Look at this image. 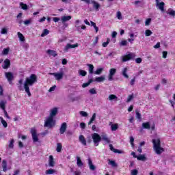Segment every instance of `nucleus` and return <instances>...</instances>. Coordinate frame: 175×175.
Masks as SVG:
<instances>
[{
	"instance_id": "nucleus-8",
	"label": "nucleus",
	"mask_w": 175,
	"mask_h": 175,
	"mask_svg": "<svg viewBox=\"0 0 175 175\" xmlns=\"http://www.w3.org/2000/svg\"><path fill=\"white\" fill-rule=\"evenodd\" d=\"M31 133L33 142L34 143H36V142H39V137H38V134L36 133V130L32 129L31 130Z\"/></svg>"
},
{
	"instance_id": "nucleus-20",
	"label": "nucleus",
	"mask_w": 175,
	"mask_h": 175,
	"mask_svg": "<svg viewBox=\"0 0 175 175\" xmlns=\"http://www.w3.org/2000/svg\"><path fill=\"white\" fill-rule=\"evenodd\" d=\"M6 100H1L0 101V109H1L3 111L6 110Z\"/></svg>"
},
{
	"instance_id": "nucleus-37",
	"label": "nucleus",
	"mask_w": 175,
	"mask_h": 175,
	"mask_svg": "<svg viewBox=\"0 0 175 175\" xmlns=\"http://www.w3.org/2000/svg\"><path fill=\"white\" fill-rule=\"evenodd\" d=\"M137 159L138 161H146V159H147V158H146V156H144V154H140L137 157Z\"/></svg>"
},
{
	"instance_id": "nucleus-5",
	"label": "nucleus",
	"mask_w": 175,
	"mask_h": 175,
	"mask_svg": "<svg viewBox=\"0 0 175 175\" xmlns=\"http://www.w3.org/2000/svg\"><path fill=\"white\" fill-rule=\"evenodd\" d=\"M136 57V53H130L127 55H124L122 57V62H126L127 61H131V59H135Z\"/></svg>"
},
{
	"instance_id": "nucleus-63",
	"label": "nucleus",
	"mask_w": 175,
	"mask_h": 175,
	"mask_svg": "<svg viewBox=\"0 0 175 175\" xmlns=\"http://www.w3.org/2000/svg\"><path fill=\"white\" fill-rule=\"evenodd\" d=\"M24 24L25 25H29V24H31V19L25 21Z\"/></svg>"
},
{
	"instance_id": "nucleus-59",
	"label": "nucleus",
	"mask_w": 175,
	"mask_h": 175,
	"mask_svg": "<svg viewBox=\"0 0 175 175\" xmlns=\"http://www.w3.org/2000/svg\"><path fill=\"white\" fill-rule=\"evenodd\" d=\"M3 111L4 113L5 117H6V118H8V120H10V116H9V114L8 113V111H6V109Z\"/></svg>"
},
{
	"instance_id": "nucleus-49",
	"label": "nucleus",
	"mask_w": 175,
	"mask_h": 175,
	"mask_svg": "<svg viewBox=\"0 0 175 175\" xmlns=\"http://www.w3.org/2000/svg\"><path fill=\"white\" fill-rule=\"evenodd\" d=\"M9 48L4 49L2 52L3 55H8L9 54Z\"/></svg>"
},
{
	"instance_id": "nucleus-61",
	"label": "nucleus",
	"mask_w": 175,
	"mask_h": 175,
	"mask_svg": "<svg viewBox=\"0 0 175 175\" xmlns=\"http://www.w3.org/2000/svg\"><path fill=\"white\" fill-rule=\"evenodd\" d=\"M133 99V95H129L127 98V102H131V100H132Z\"/></svg>"
},
{
	"instance_id": "nucleus-51",
	"label": "nucleus",
	"mask_w": 175,
	"mask_h": 175,
	"mask_svg": "<svg viewBox=\"0 0 175 175\" xmlns=\"http://www.w3.org/2000/svg\"><path fill=\"white\" fill-rule=\"evenodd\" d=\"M109 165L113 166V167H117V163H116V161H114L113 160H109Z\"/></svg>"
},
{
	"instance_id": "nucleus-6",
	"label": "nucleus",
	"mask_w": 175,
	"mask_h": 175,
	"mask_svg": "<svg viewBox=\"0 0 175 175\" xmlns=\"http://www.w3.org/2000/svg\"><path fill=\"white\" fill-rule=\"evenodd\" d=\"M5 76L9 84L10 85L13 84V80H14V75H13V72H5Z\"/></svg>"
},
{
	"instance_id": "nucleus-35",
	"label": "nucleus",
	"mask_w": 175,
	"mask_h": 175,
	"mask_svg": "<svg viewBox=\"0 0 175 175\" xmlns=\"http://www.w3.org/2000/svg\"><path fill=\"white\" fill-rule=\"evenodd\" d=\"M118 129V124H112L111 125V130L113 131H116Z\"/></svg>"
},
{
	"instance_id": "nucleus-40",
	"label": "nucleus",
	"mask_w": 175,
	"mask_h": 175,
	"mask_svg": "<svg viewBox=\"0 0 175 175\" xmlns=\"http://www.w3.org/2000/svg\"><path fill=\"white\" fill-rule=\"evenodd\" d=\"M23 85V79H20L18 81V83H17L18 88L19 91H22L23 90V88L21 87V85Z\"/></svg>"
},
{
	"instance_id": "nucleus-54",
	"label": "nucleus",
	"mask_w": 175,
	"mask_h": 175,
	"mask_svg": "<svg viewBox=\"0 0 175 175\" xmlns=\"http://www.w3.org/2000/svg\"><path fill=\"white\" fill-rule=\"evenodd\" d=\"M150 24H151V18H148L145 21V25L148 26Z\"/></svg>"
},
{
	"instance_id": "nucleus-32",
	"label": "nucleus",
	"mask_w": 175,
	"mask_h": 175,
	"mask_svg": "<svg viewBox=\"0 0 175 175\" xmlns=\"http://www.w3.org/2000/svg\"><path fill=\"white\" fill-rule=\"evenodd\" d=\"M18 36L21 40V42H25V37L21 32H18Z\"/></svg>"
},
{
	"instance_id": "nucleus-45",
	"label": "nucleus",
	"mask_w": 175,
	"mask_h": 175,
	"mask_svg": "<svg viewBox=\"0 0 175 175\" xmlns=\"http://www.w3.org/2000/svg\"><path fill=\"white\" fill-rule=\"evenodd\" d=\"M135 114H136V118H137V120H142V113H139V111L136 110Z\"/></svg>"
},
{
	"instance_id": "nucleus-4",
	"label": "nucleus",
	"mask_w": 175,
	"mask_h": 175,
	"mask_svg": "<svg viewBox=\"0 0 175 175\" xmlns=\"http://www.w3.org/2000/svg\"><path fill=\"white\" fill-rule=\"evenodd\" d=\"M92 139L96 147H98V146H99V143L102 142V137L97 133L92 134Z\"/></svg>"
},
{
	"instance_id": "nucleus-53",
	"label": "nucleus",
	"mask_w": 175,
	"mask_h": 175,
	"mask_svg": "<svg viewBox=\"0 0 175 175\" xmlns=\"http://www.w3.org/2000/svg\"><path fill=\"white\" fill-rule=\"evenodd\" d=\"M128 44V41L126 40H122L120 43V46H126Z\"/></svg>"
},
{
	"instance_id": "nucleus-33",
	"label": "nucleus",
	"mask_w": 175,
	"mask_h": 175,
	"mask_svg": "<svg viewBox=\"0 0 175 175\" xmlns=\"http://www.w3.org/2000/svg\"><path fill=\"white\" fill-rule=\"evenodd\" d=\"M50 33V31L47 29H44L41 34L42 38H44L46 35H49Z\"/></svg>"
},
{
	"instance_id": "nucleus-3",
	"label": "nucleus",
	"mask_w": 175,
	"mask_h": 175,
	"mask_svg": "<svg viewBox=\"0 0 175 175\" xmlns=\"http://www.w3.org/2000/svg\"><path fill=\"white\" fill-rule=\"evenodd\" d=\"M44 126L48 128L49 129L55 126V120L54 118L49 117L44 122Z\"/></svg>"
},
{
	"instance_id": "nucleus-25",
	"label": "nucleus",
	"mask_w": 175,
	"mask_h": 175,
	"mask_svg": "<svg viewBox=\"0 0 175 175\" xmlns=\"http://www.w3.org/2000/svg\"><path fill=\"white\" fill-rule=\"evenodd\" d=\"M2 167L3 172H6L8 170V163L6 162V160H3Z\"/></svg>"
},
{
	"instance_id": "nucleus-23",
	"label": "nucleus",
	"mask_w": 175,
	"mask_h": 175,
	"mask_svg": "<svg viewBox=\"0 0 175 175\" xmlns=\"http://www.w3.org/2000/svg\"><path fill=\"white\" fill-rule=\"evenodd\" d=\"M70 20H72V16H64L62 17V23H66V21H69Z\"/></svg>"
},
{
	"instance_id": "nucleus-29",
	"label": "nucleus",
	"mask_w": 175,
	"mask_h": 175,
	"mask_svg": "<svg viewBox=\"0 0 175 175\" xmlns=\"http://www.w3.org/2000/svg\"><path fill=\"white\" fill-rule=\"evenodd\" d=\"M93 81H94V79H89L88 82L83 83L82 85L83 88H85V87H88V85H90L91 83H93Z\"/></svg>"
},
{
	"instance_id": "nucleus-56",
	"label": "nucleus",
	"mask_w": 175,
	"mask_h": 175,
	"mask_svg": "<svg viewBox=\"0 0 175 175\" xmlns=\"http://www.w3.org/2000/svg\"><path fill=\"white\" fill-rule=\"evenodd\" d=\"M138 173H139V171H138L137 170H133L131 171V175H137Z\"/></svg>"
},
{
	"instance_id": "nucleus-64",
	"label": "nucleus",
	"mask_w": 175,
	"mask_h": 175,
	"mask_svg": "<svg viewBox=\"0 0 175 175\" xmlns=\"http://www.w3.org/2000/svg\"><path fill=\"white\" fill-rule=\"evenodd\" d=\"M80 126H81V129H85V123L81 122L80 124Z\"/></svg>"
},
{
	"instance_id": "nucleus-62",
	"label": "nucleus",
	"mask_w": 175,
	"mask_h": 175,
	"mask_svg": "<svg viewBox=\"0 0 175 175\" xmlns=\"http://www.w3.org/2000/svg\"><path fill=\"white\" fill-rule=\"evenodd\" d=\"M167 14H170V16H175V11L171 10L170 12H169Z\"/></svg>"
},
{
	"instance_id": "nucleus-27",
	"label": "nucleus",
	"mask_w": 175,
	"mask_h": 175,
	"mask_svg": "<svg viewBox=\"0 0 175 175\" xmlns=\"http://www.w3.org/2000/svg\"><path fill=\"white\" fill-rule=\"evenodd\" d=\"M87 66L89 68V73L90 75H93L94 73V65L91 64H88Z\"/></svg>"
},
{
	"instance_id": "nucleus-12",
	"label": "nucleus",
	"mask_w": 175,
	"mask_h": 175,
	"mask_svg": "<svg viewBox=\"0 0 175 175\" xmlns=\"http://www.w3.org/2000/svg\"><path fill=\"white\" fill-rule=\"evenodd\" d=\"M156 6L159 8L161 12H165V2L161 1L160 3H156Z\"/></svg>"
},
{
	"instance_id": "nucleus-43",
	"label": "nucleus",
	"mask_w": 175,
	"mask_h": 175,
	"mask_svg": "<svg viewBox=\"0 0 175 175\" xmlns=\"http://www.w3.org/2000/svg\"><path fill=\"white\" fill-rule=\"evenodd\" d=\"M9 148H13L14 147V139H11L8 145Z\"/></svg>"
},
{
	"instance_id": "nucleus-47",
	"label": "nucleus",
	"mask_w": 175,
	"mask_h": 175,
	"mask_svg": "<svg viewBox=\"0 0 175 175\" xmlns=\"http://www.w3.org/2000/svg\"><path fill=\"white\" fill-rule=\"evenodd\" d=\"M117 96H116L115 94H110L109 96V100H114V99H117Z\"/></svg>"
},
{
	"instance_id": "nucleus-38",
	"label": "nucleus",
	"mask_w": 175,
	"mask_h": 175,
	"mask_svg": "<svg viewBox=\"0 0 175 175\" xmlns=\"http://www.w3.org/2000/svg\"><path fill=\"white\" fill-rule=\"evenodd\" d=\"M79 73L80 76H82L83 77L87 76V71H85L84 70H79Z\"/></svg>"
},
{
	"instance_id": "nucleus-14",
	"label": "nucleus",
	"mask_w": 175,
	"mask_h": 175,
	"mask_svg": "<svg viewBox=\"0 0 175 175\" xmlns=\"http://www.w3.org/2000/svg\"><path fill=\"white\" fill-rule=\"evenodd\" d=\"M57 113H58V109L57 107H55L51 110L49 117L54 118V117H55L57 116Z\"/></svg>"
},
{
	"instance_id": "nucleus-24",
	"label": "nucleus",
	"mask_w": 175,
	"mask_h": 175,
	"mask_svg": "<svg viewBox=\"0 0 175 175\" xmlns=\"http://www.w3.org/2000/svg\"><path fill=\"white\" fill-rule=\"evenodd\" d=\"M142 127L144 128V129H151V125L150 124V122L142 123Z\"/></svg>"
},
{
	"instance_id": "nucleus-18",
	"label": "nucleus",
	"mask_w": 175,
	"mask_h": 175,
	"mask_svg": "<svg viewBox=\"0 0 175 175\" xmlns=\"http://www.w3.org/2000/svg\"><path fill=\"white\" fill-rule=\"evenodd\" d=\"M101 140L106 142L108 144L110 143V139L107 137V134L101 135Z\"/></svg>"
},
{
	"instance_id": "nucleus-26",
	"label": "nucleus",
	"mask_w": 175,
	"mask_h": 175,
	"mask_svg": "<svg viewBox=\"0 0 175 175\" xmlns=\"http://www.w3.org/2000/svg\"><path fill=\"white\" fill-rule=\"evenodd\" d=\"M105 76H101L98 77H96L94 81H96L97 83H102V81H105Z\"/></svg>"
},
{
	"instance_id": "nucleus-57",
	"label": "nucleus",
	"mask_w": 175,
	"mask_h": 175,
	"mask_svg": "<svg viewBox=\"0 0 175 175\" xmlns=\"http://www.w3.org/2000/svg\"><path fill=\"white\" fill-rule=\"evenodd\" d=\"M142 61L143 59H142L141 57H137V59H135L136 64H142Z\"/></svg>"
},
{
	"instance_id": "nucleus-34",
	"label": "nucleus",
	"mask_w": 175,
	"mask_h": 175,
	"mask_svg": "<svg viewBox=\"0 0 175 175\" xmlns=\"http://www.w3.org/2000/svg\"><path fill=\"white\" fill-rule=\"evenodd\" d=\"M95 118H96V113H93L92 118H90V120L88 122V125H91L94 121H95Z\"/></svg>"
},
{
	"instance_id": "nucleus-52",
	"label": "nucleus",
	"mask_w": 175,
	"mask_h": 175,
	"mask_svg": "<svg viewBox=\"0 0 175 175\" xmlns=\"http://www.w3.org/2000/svg\"><path fill=\"white\" fill-rule=\"evenodd\" d=\"M79 114H81V116H82V117H88V113L84 111H81L79 112Z\"/></svg>"
},
{
	"instance_id": "nucleus-44",
	"label": "nucleus",
	"mask_w": 175,
	"mask_h": 175,
	"mask_svg": "<svg viewBox=\"0 0 175 175\" xmlns=\"http://www.w3.org/2000/svg\"><path fill=\"white\" fill-rule=\"evenodd\" d=\"M145 35L146 36H151V35H152V31H151L150 29H146L145 31Z\"/></svg>"
},
{
	"instance_id": "nucleus-19",
	"label": "nucleus",
	"mask_w": 175,
	"mask_h": 175,
	"mask_svg": "<svg viewBox=\"0 0 175 175\" xmlns=\"http://www.w3.org/2000/svg\"><path fill=\"white\" fill-rule=\"evenodd\" d=\"M47 54H49V55H52V57H57L58 55V53H57V51L51 49H48L46 51Z\"/></svg>"
},
{
	"instance_id": "nucleus-1",
	"label": "nucleus",
	"mask_w": 175,
	"mask_h": 175,
	"mask_svg": "<svg viewBox=\"0 0 175 175\" xmlns=\"http://www.w3.org/2000/svg\"><path fill=\"white\" fill-rule=\"evenodd\" d=\"M38 81V77L35 74H31L29 77L26 78L24 83V88L28 96H31L29 86L33 85Z\"/></svg>"
},
{
	"instance_id": "nucleus-16",
	"label": "nucleus",
	"mask_w": 175,
	"mask_h": 175,
	"mask_svg": "<svg viewBox=\"0 0 175 175\" xmlns=\"http://www.w3.org/2000/svg\"><path fill=\"white\" fill-rule=\"evenodd\" d=\"M79 140L83 146H87V140L85 139V137H84V135H79Z\"/></svg>"
},
{
	"instance_id": "nucleus-41",
	"label": "nucleus",
	"mask_w": 175,
	"mask_h": 175,
	"mask_svg": "<svg viewBox=\"0 0 175 175\" xmlns=\"http://www.w3.org/2000/svg\"><path fill=\"white\" fill-rule=\"evenodd\" d=\"M55 173V170L53 169H49L46 171V174H54Z\"/></svg>"
},
{
	"instance_id": "nucleus-36",
	"label": "nucleus",
	"mask_w": 175,
	"mask_h": 175,
	"mask_svg": "<svg viewBox=\"0 0 175 175\" xmlns=\"http://www.w3.org/2000/svg\"><path fill=\"white\" fill-rule=\"evenodd\" d=\"M0 120L3 126H4V128H8V122H5V120H3V118L0 117Z\"/></svg>"
},
{
	"instance_id": "nucleus-11",
	"label": "nucleus",
	"mask_w": 175,
	"mask_h": 175,
	"mask_svg": "<svg viewBox=\"0 0 175 175\" xmlns=\"http://www.w3.org/2000/svg\"><path fill=\"white\" fill-rule=\"evenodd\" d=\"M49 166L50 167H54V166H55V161H54V157H53V155L49 156Z\"/></svg>"
},
{
	"instance_id": "nucleus-30",
	"label": "nucleus",
	"mask_w": 175,
	"mask_h": 175,
	"mask_svg": "<svg viewBox=\"0 0 175 175\" xmlns=\"http://www.w3.org/2000/svg\"><path fill=\"white\" fill-rule=\"evenodd\" d=\"M77 165L79 167H81V166H83V165H84V163H83V161H81V159H80V157H77Z\"/></svg>"
},
{
	"instance_id": "nucleus-39",
	"label": "nucleus",
	"mask_w": 175,
	"mask_h": 175,
	"mask_svg": "<svg viewBox=\"0 0 175 175\" xmlns=\"http://www.w3.org/2000/svg\"><path fill=\"white\" fill-rule=\"evenodd\" d=\"M20 6L23 10H28V5L24 3H20Z\"/></svg>"
},
{
	"instance_id": "nucleus-48",
	"label": "nucleus",
	"mask_w": 175,
	"mask_h": 175,
	"mask_svg": "<svg viewBox=\"0 0 175 175\" xmlns=\"http://www.w3.org/2000/svg\"><path fill=\"white\" fill-rule=\"evenodd\" d=\"M109 43H110V38H107V42L103 43V47H107Z\"/></svg>"
},
{
	"instance_id": "nucleus-31",
	"label": "nucleus",
	"mask_w": 175,
	"mask_h": 175,
	"mask_svg": "<svg viewBox=\"0 0 175 175\" xmlns=\"http://www.w3.org/2000/svg\"><path fill=\"white\" fill-rule=\"evenodd\" d=\"M62 150V144L57 143V148H56L57 152H61Z\"/></svg>"
},
{
	"instance_id": "nucleus-2",
	"label": "nucleus",
	"mask_w": 175,
	"mask_h": 175,
	"mask_svg": "<svg viewBox=\"0 0 175 175\" xmlns=\"http://www.w3.org/2000/svg\"><path fill=\"white\" fill-rule=\"evenodd\" d=\"M152 142L153 144L154 151L157 155H161V154L165 151V149L161 146V139L159 138L157 139H152Z\"/></svg>"
},
{
	"instance_id": "nucleus-58",
	"label": "nucleus",
	"mask_w": 175,
	"mask_h": 175,
	"mask_svg": "<svg viewBox=\"0 0 175 175\" xmlns=\"http://www.w3.org/2000/svg\"><path fill=\"white\" fill-rule=\"evenodd\" d=\"M136 81V77H134L133 79L130 81L131 85H135V82Z\"/></svg>"
},
{
	"instance_id": "nucleus-55",
	"label": "nucleus",
	"mask_w": 175,
	"mask_h": 175,
	"mask_svg": "<svg viewBox=\"0 0 175 175\" xmlns=\"http://www.w3.org/2000/svg\"><path fill=\"white\" fill-rule=\"evenodd\" d=\"M89 92L92 94V95H95L96 94V90L95 88H92L89 90Z\"/></svg>"
},
{
	"instance_id": "nucleus-9",
	"label": "nucleus",
	"mask_w": 175,
	"mask_h": 175,
	"mask_svg": "<svg viewBox=\"0 0 175 175\" xmlns=\"http://www.w3.org/2000/svg\"><path fill=\"white\" fill-rule=\"evenodd\" d=\"M76 47H79L78 43H76L75 44H71L70 43H68L64 47V51H66V53H68V51H69V49H76Z\"/></svg>"
},
{
	"instance_id": "nucleus-60",
	"label": "nucleus",
	"mask_w": 175,
	"mask_h": 175,
	"mask_svg": "<svg viewBox=\"0 0 175 175\" xmlns=\"http://www.w3.org/2000/svg\"><path fill=\"white\" fill-rule=\"evenodd\" d=\"M1 33L2 35H5V33H8V29L6 28H3L1 29Z\"/></svg>"
},
{
	"instance_id": "nucleus-28",
	"label": "nucleus",
	"mask_w": 175,
	"mask_h": 175,
	"mask_svg": "<svg viewBox=\"0 0 175 175\" xmlns=\"http://www.w3.org/2000/svg\"><path fill=\"white\" fill-rule=\"evenodd\" d=\"M126 72H128V68H124L123 69L122 72V75L126 79H129V75H128V74H126Z\"/></svg>"
},
{
	"instance_id": "nucleus-7",
	"label": "nucleus",
	"mask_w": 175,
	"mask_h": 175,
	"mask_svg": "<svg viewBox=\"0 0 175 175\" xmlns=\"http://www.w3.org/2000/svg\"><path fill=\"white\" fill-rule=\"evenodd\" d=\"M50 76H54L55 80H62L64 72H49Z\"/></svg>"
},
{
	"instance_id": "nucleus-50",
	"label": "nucleus",
	"mask_w": 175,
	"mask_h": 175,
	"mask_svg": "<svg viewBox=\"0 0 175 175\" xmlns=\"http://www.w3.org/2000/svg\"><path fill=\"white\" fill-rule=\"evenodd\" d=\"M135 142V138L133 137H130V143L131 145V147H135V144L133 143Z\"/></svg>"
},
{
	"instance_id": "nucleus-42",
	"label": "nucleus",
	"mask_w": 175,
	"mask_h": 175,
	"mask_svg": "<svg viewBox=\"0 0 175 175\" xmlns=\"http://www.w3.org/2000/svg\"><path fill=\"white\" fill-rule=\"evenodd\" d=\"M103 72V69L102 68H97L94 72V75H100Z\"/></svg>"
},
{
	"instance_id": "nucleus-21",
	"label": "nucleus",
	"mask_w": 175,
	"mask_h": 175,
	"mask_svg": "<svg viewBox=\"0 0 175 175\" xmlns=\"http://www.w3.org/2000/svg\"><path fill=\"white\" fill-rule=\"evenodd\" d=\"M88 165H89V167L90 169V170H95V169H96V167H95L94 165V164L92 163V160H91L90 158L88 159Z\"/></svg>"
},
{
	"instance_id": "nucleus-46",
	"label": "nucleus",
	"mask_w": 175,
	"mask_h": 175,
	"mask_svg": "<svg viewBox=\"0 0 175 175\" xmlns=\"http://www.w3.org/2000/svg\"><path fill=\"white\" fill-rule=\"evenodd\" d=\"M116 17L118 20H122V14H121V12H117Z\"/></svg>"
},
{
	"instance_id": "nucleus-22",
	"label": "nucleus",
	"mask_w": 175,
	"mask_h": 175,
	"mask_svg": "<svg viewBox=\"0 0 175 175\" xmlns=\"http://www.w3.org/2000/svg\"><path fill=\"white\" fill-rule=\"evenodd\" d=\"M91 2L93 4V8H94L96 10H99L100 5L98 2L95 1V0H92Z\"/></svg>"
},
{
	"instance_id": "nucleus-10",
	"label": "nucleus",
	"mask_w": 175,
	"mask_h": 175,
	"mask_svg": "<svg viewBox=\"0 0 175 175\" xmlns=\"http://www.w3.org/2000/svg\"><path fill=\"white\" fill-rule=\"evenodd\" d=\"M116 72L117 70L116 68H111L109 70V74L108 76L109 81H113V77L116 75Z\"/></svg>"
},
{
	"instance_id": "nucleus-13",
	"label": "nucleus",
	"mask_w": 175,
	"mask_h": 175,
	"mask_svg": "<svg viewBox=\"0 0 175 175\" xmlns=\"http://www.w3.org/2000/svg\"><path fill=\"white\" fill-rule=\"evenodd\" d=\"M66 128H67L66 122L62 123L59 129V133L61 135H64V133L66 132Z\"/></svg>"
},
{
	"instance_id": "nucleus-15",
	"label": "nucleus",
	"mask_w": 175,
	"mask_h": 175,
	"mask_svg": "<svg viewBox=\"0 0 175 175\" xmlns=\"http://www.w3.org/2000/svg\"><path fill=\"white\" fill-rule=\"evenodd\" d=\"M3 69H8L10 68V60L9 59H5L4 60V65L2 66Z\"/></svg>"
},
{
	"instance_id": "nucleus-17",
	"label": "nucleus",
	"mask_w": 175,
	"mask_h": 175,
	"mask_svg": "<svg viewBox=\"0 0 175 175\" xmlns=\"http://www.w3.org/2000/svg\"><path fill=\"white\" fill-rule=\"evenodd\" d=\"M109 148L111 151H113V152H115V154H122V151L114 148V146H113V144H109Z\"/></svg>"
}]
</instances>
